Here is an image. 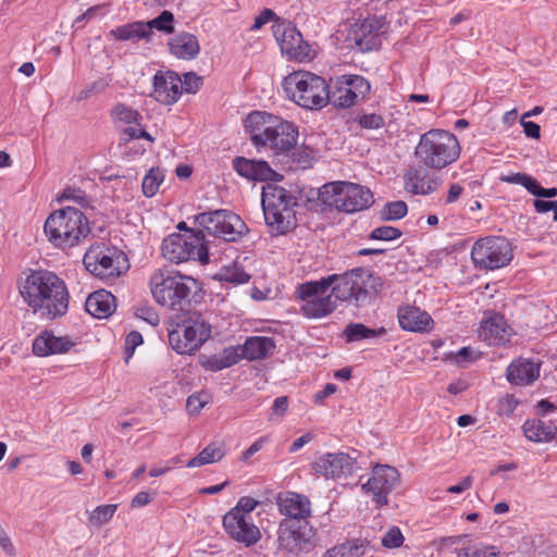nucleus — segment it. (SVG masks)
<instances>
[{"label": "nucleus", "instance_id": "nucleus-39", "mask_svg": "<svg viewBox=\"0 0 557 557\" xmlns=\"http://www.w3.org/2000/svg\"><path fill=\"white\" fill-rule=\"evenodd\" d=\"M366 547L360 541H349L334 546L325 553V557H361Z\"/></svg>", "mask_w": 557, "mask_h": 557}, {"label": "nucleus", "instance_id": "nucleus-47", "mask_svg": "<svg viewBox=\"0 0 557 557\" xmlns=\"http://www.w3.org/2000/svg\"><path fill=\"white\" fill-rule=\"evenodd\" d=\"M500 181L508 184L522 185L529 193L531 191L532 187H535V180L524 173H511L502 175Z\"/></svg>", "mask_w": 557, "mask_h": 557}, {"label": "nucleus", "instance_id": "nucleus-63", "mask_svg": "<svg viewBox=\"0 0 557 557\" xmlns=\"http://www.w3.org/2000/svg\"><path fill=\"white\" fill-rule=\"evenodd\" d=\"M273 412L283 416L288 409V399L286 396L277 397L273 403Z\"/></svg>", "mask_w": 557, "mask_h": 557}, {"label": "nucleus", "instance_id": "nucleus-35", "mask_svg": "<svg viewBox=\"0 0 557 557\" xmlns=\"http://www.w3.org/2000/svg\"><path fill=\"white\" fill-rule=\"evenodd\" d=\"M525 437L535 443L552 441L557 434V426L542 420H528L523 424Z\"/></svg>", "mask_w": 557, "mask_h": 557}, {"label": "nucleus", "instance_id": "nucleus-34", "mask_svg": "<svg viewBox=\"0 0 557 557\" xmlns=\"http://www.w3.org/2000/svg\"><path fill=\"white\" fill-rule=\"evenodd\" d=\"M274 348L275 343L271 337L253 336L246 339L240 351L248 360H260L271 355Z\"/></svg>", "mask_w": 557, "mask_h": 557}, {"label": "nucleus", "instance_id": "nucleus-49", "mask_svg": "<svg viewBox=\"0 0 557 557\" xmlns=\"http://www.w3.org/2000/svg\"><path fill=\"white\" fill-rule=\"evenodd\" d=\"M259 505V502L250 496H243L238 499L235 507L230 509V511H237V513H243L247 518L251 517V512Z\"/></svg>", "mask_w": 557, "mask_h": 557}, {"label": "nucleus", "instance_id": "nucleus-42", "mask_svg": "<svg viewBox=\"0 0 557 557\" xmlns=\"http://www.w3.org/2000/svg\"><path fill=\"white\" fill-rule=\"evenodd\" d=\"M480 357V354L476 352L471 347H462L458 351L449 352L446 355V360L458 366V367H466L470 362L476 360Z\"/></svg>", "mask_w": 557, "mask_h": 557}, {"label": "nucleus", "instance_id": "nucleus-32", "mask_svg": "<svg viewBox=\"0 0 557 557\" xmlns=\"http://www.w3.org/2000/svg\"><path fill=\"white\" fill-rule=\"evenodd\" d=\"M85 307L95 318H108L115 310V297L110 292L100 289L87 297Z\"/></svg>", "mask_w": 557, "mask_h": 557}, {"label": "nucleus", "instance_id": "nucleus-51", "mask_svg": "<svg viewBox=\"0 0 557 557\" xmlns=\"http://www.w3.org/2000/svg\"><path fill=\"white\" fill-rule=\"evenodd\" d=\"M144 342L143 335L137 331H132L125 338V360L126 362L133 357L136 347Z\"/></svg>", "mask_w": 557, "mask_h": 557}, {"label": "nucleus", "instance_id": "nucleus-40", "mask_svg": "<svg viewBox=\"0 0 557 557\" xmlns=\"http://www.w3.org/2000/svg\"><path fill=\"white\" fill-rule=\"evenodd\" d=\"M164 174L160 168H151L143 180V193L146 197H153L161 183L163 182Z\"/></svg>", "mask_w": 557, "mask_h": 557}, {"label": "nucleus", "instance_id": "nucleus-26", "mask_svg": "<svg viewBox=\"0 0 557 557\" xmlns=\"http://www.w3.org/2000/svg\"><path fill=\"white\" fill-rule=\"evenodd\" d=\"M234 170L243 177L251 181H280L282 176L273 171L268 162L255 161L244 157H236L233 160Z\"/></svg>", "mask_w": 557, "mask_h": 557}, {"label": "nucleus", "instance_id": "nucleus-50", "mask_svg": "<svg viewBox=\"0 0 557 557\" xmlns=\"http://www.w3.org/2000/svg\"><path fill=\"white\" fill-rule=\"evenodd\" d=\"M404 543V535L399 528L392 527L383 536L382 545L387 548H396Z\"/></svg>", "mask_w": 557, "mask_h": 557}, {"label": "nucleus", "instance_id": "nucleus-15", "mask_svg": "<svg viewBox=\"0 0 557 557\" xmlns=\"http://www.w3.org/2000/svg\"><path fill=\"white\" fill-rule=\"evenodd\" d=\"M86 270L103 280L113 278L127 270V259L122 251L101 246L90 247L83 260Z\"/></svg>", "mask_w": 557, "mask_h": 557}, {"label": "nucleus", "instance_id": "nucleus-4", "mask_svg": "<svg viewBox=\"0 0 557 557\" xmlns=\"http://www.w3.org/2000/svg\"><path fill=\"white\" fill-rule=\"evenodd\" d=\"M44 231L55 247L66 249L78 245L90 233L86 215L74 207L53 211L46 220Z\"/></svg>", "mask_w": 557, "mask_h": 557}, {"label": "nucleus", "instance_id": "nucleus-56", "mask_svg": "<svg viewBox=\"0 0 557 557\" xmlns=\"http://www.w3.org/2000/svg\"><path fill=\"white\" fill-rule=\"evenodd\" d=\"M278 17L275 16V13L271 9H264L260 12L258 16H256L255 22L251 26V30L260 29L264 24L270 21H276Z\"/></svg>", "mask_w": 557, "mask_h": 557}, {"label": "nucleus", "instance_id": "nucleus-29", "mask_svg": "<svg viewBox=\"0 0 557 557\" xmlns=\"http://www.w3.org/2000/svg\"><path fill=\"white\" fill-rule=\"evenodd\" d=\"M506 376L513 385H530L540 376V364L531 360H515L507 368Z\"/></svg>", "mask_w": 557, "mask_h": 557}, {"label": "nucleus", "instance_id": "nucleus-13", "mask_svg": "<svg viewBox=\"0 0 557 557\" xmlns=\"http://www.w3.org/2000/svg\"><path fill=\"white\" fill-rule=\"evenodd\" d=\"M195 223L205 236L212 235L226 242L237 240L247 231L239 215L226 210L199 213L195 216Z\"/></svg>", "mask_w": 557, "mask_h": 557}, {"label": "nucleus", "instance_id": "nucleus-58", "mask_svg": "<svg viewBox=\"0 0 557 557\" xmlns=\"http://www.w3.org/2000/svg\"><path fill=\"white\" fill-rule=\"evenodd\" d=\"M206 401L200 399L197 395H190L186 400V408L189 413L198 414L205 407Z\"/></svg>", "mask_w": 557, "mask_h": 557}, {"label": "nucleus", "instance_id": "nucleus-22", "mask_svg": "<svg viewBox=\"0 0 557 557\" xmlns=\"http://www.w3.org/2000/svg\"><path fill=\"white\" fill-rule=\"evenodd\" d=\"M479 338L488 345L502 346L509 342L512 329L507 324L504 315L488 312L480 322Z\"/></svg>", "mask_w": 557, "mask_h": 557}, {"label": "nucleus", "instance_id": "nucleus-2", "mask_svg": "<svg viewBox=\"0 0 557 557\" xmlns=\"http://www.w3.org/2000/svg\"><path fill=\"white\" fill-rule=\"evenodd\" d=\"M245 126L256 148L269 147L275 153H285L297 144L296 125L277 115L255 111L246 117Z\"/></svg>", "mask_w": 557, "mask_h": 557}, {"label": "nucleus", "instance_id": "nucleus-1", "mask_svg": "<svg viewBox=\"0 0 557 557\" xmlns=\"http://www.w3.org/2000/svg\"><path fill=\"white\" fill-rule=\"evenodd\" d=\"M21 295L34 312L51 320L64 315L69 308L66 285L50 271H33L26 277Z\"/></svg>", "mask_w": 557, "mask_h": 557}, {"label": "nucleus", "instance_id": "nucleus-64", "mask_svg": "<svg viewBox=\"0 0 557 557\" xmlns=\"http://www.w3.org/2000/svg\"><path fill=\"white\" fill-rule=\"evenodd\" d=\"M264 440L260 438L252 443L243 454L242 460L247 461L251 456L258 453L263 446Z\"/></svg>", "mask_w": 557, "mask_h": 557}, {"label": "nucleus", "instance_id": "nucleus-57", "mask_svg": "<svg viewBox=\"0 0 557 557\" xmlns=\"http://www.w3.org/2000/svg\"><path fill=\"white\" fill-rule=\"evenodd\" d=\"M0 547L7 555H9V556L15 555V547H14L13 543L11 542V539L9 537L8 533L2 528L1 524H0Z\"/></svg>", "mask_w": 557, "mask_h": 557}, {"label": "nucleus", "instance_id": "nucleus-28", "mask_svg": "<svg viewBox=\"0 0 557 557\" xmlns=\"http://www.w3.org/2000/svg\"><path fill=\"white\" fill-rule=\"evenodd\" d=\"M74 346V342L67 336H55L52 332L45 331L33 343V352L38 357H47L55 354H64Z\"/></svg>", "mask_w": 557, "mask_h": 557}, {"label": "nucleus", "instance_id": "nucleus-37", "mask_svg": "<svg viewBox=\"0 0 557 557\" xmlns=\"http://www.w3.org/2000/svg\"><path fill=\"white\" fill-rule=\"evenodd\" d=\"M110 36L116 40L148 39L149 27L145 22H133L112 29Z\"/></svg>", "mask_w": 557, "mask_h": 557}, {"label": "nucleus", "instance_id": "nucleus-44", "mask_svg": "<svg viewBox=\"0 0 557 557\" xmlns=\"http://www.w3.org/2000/svg\"><path fill=\"white\" fill-rule=\"evenodd\" d=\"M116 505H101L98 506L89 516V522L92 525L101 527L106 524L116 511Z\"/></svg>", "mask_w": 557, "mask_h": 557}, {"label": "nucleus", "instance_id": "nucleus-41", "mask_svg": "<svg viewBox=\"0 0 557 557\" xmlns=\"http://www.w3.org/2000/svg\"><path fill=\"white\" fill-rule=\"evenodd\" d=\"M408 212V206L405 201L397 200L387 202L380 211L382 221H397L403 219Z\"/></svg>", "mask_w": 557, "mask_h": 557}, {"label": "nucleus", "instance_id": "nucleus-17", "mask_svg": "<svg viewBox=\"0 0 557 557\" xmlns=\"http://www.w3.org/2000/svg\"><path fill=\"white\" fill-rule=\"evenodd\" d=\"M272 30L283 54L300 62L312 59L310 45L304 40L292 22L277 18L272 25Z\"/></svg>", "mask_w": 557, "mask_h": 557}, {"label": "nucleus", "instance_id": "nucleus-21", "mask_svg": "<svg viewBox=\"0 0 557 557\" xmlns=\"http://www.w3.org/2000/svg\"><path fill=\"white\" fill-rule=\"evenodd\" d=\"M312 469L327 479H341L351 475L357 469V463L356 460L347 454L330 453L318 458L312 463Z\"/></svg>", "mask_w": 557, "mask_h": 557}, {"label": "nucleus", "instance_id": "nucleus-8", "mask_svg": "<svg viewBox=\"0 0 557 557\" xmlns=\"http://www.w3.org/2000/svg\"><path fill=\"white\" fill-rule=\"evenodd\" d=\"M169 343L180 355H191L198 350L211 335V325L201 313L187 310L170 319Z\"/></svg>", "mask_w": 557, "mask_h": 557}, {"label": "nucleus", "instance_id": "nucleus-52", "mask_svg": "<svg viewBox=\"0 0 557 557\" xmlns=\"http://www.w3.org/2000/svg\"><path fill=\"white\" fill-rule=\"evenodd\" d=\"M202 83V78L194 72L185 73L182 78V90L188 94H195Z\"/></svg>", "mask_w": 557, "mask_h": 557}, {"label": "nucleus", "instance_id": "nucleus-31", "mask_svg": "<svg viewBox=\"0 0 557 557\" xmlns=\"http://www.w3.org/2000/svg\"><path fill=\"white\" fill-rule=\"evenodd\" d=\"M398 321L403 330L409 332H424L433 323L431 315L418 307L407 306L399 308Z\"/></svg>", "mask_w": 557, "mask_h": 557}, {"label": "nucleus", "instance_id": "nucleus-43", "mask_svg": "<svg viewBox=\"0 0 557 557\" xmlns=\"http://www.w3.org/2000/svg\"><path fill=\"white\" fill-rule=\"evenodd\" d=\"M174 20L173 13L170 11H162L161 14L149 21L145 22V24L149 27V36L152 34V28H157L158 30L164 32L166 34H171L174 30L172 22Z\"/></svg>", "mask_w": 557, "mask_h": 557}, {"label": "nucleus", "instance_id": "nucleus-20", "mask_svg": "<svg viewBox=\"0 0 557 557\" xmlns=\"http://www.w3.org/2000/svg\"><path fill=\"white\" fill-rule=\"evenodd\" d=\"M225 533L234 541L244 544L246 547L255 545L261 539L259 528L253 523L252 518H247L237 511H227L223 517Z\"/></svg>", "mask_w": 557, "mask_h": 557}, {"label": "nucleus", "instance_id": "nucleus-61", "mask_svg": "<svg viewBox=\"0 0 557 557\" xmlns=\"http://www.w3.org/2000/svg\"><path fill=\"white\" fill-rule=\"evenodd\" d=\"M472 483H473V479L471 475H467L465 476L460 483L456 484V485H451L447 488V492L448 493H451V494H460L467 490H469L471 486H472Z\"/></svg>", "mask_w": 557, "mask_h": 557}, {"label": "nucleus", "instance_id": "nucleus-60", "mask_svg": "<svg viewBox=\"0 0 557 557\" xmlns=\"http://www.w3.org/2000/svg\"><path fill=\"white\" fill-rule=\"evenodd\" d=\"M521 124L523 126L524 134L533 139H539L541 136V127L539 124L531 122V121H523L521 120Z\"/></svg>", "mask_w": 557, "mask_h": 557}, {"label": "nucleus", "instance_id": "nucleus-24", "mask_svg": "<svg viewBox=\"0 0 557 557\" xmlns=\"http://www.w3.org/2000/svg\"><path fill=\"white\" fill-rule=\"evenodd\" d=\"M280 512L286 516L285 519L297 520L298 522H308L311 516L310 500L300 494L286 492L277 497Z\"/></svg>", "mask_w": 557, "mask_h": 557}, {"label": "nucleus", "instance_id": "nucleus-38", "mask_svg": "<svg viewBox=\"0 0 557 557\" xmlns=\"http://www.w3.org/2000/svg\"><path fill=\"white\" fill-rule=\"evenodd\" d=\"M384 333H385V329H383V327H381L379 330L369 329L362 323H349L344 331L346 341L348 343L359 342L364 338L375 337V336L382 335Z\"/></svg>", "mask_w": 557, "mask_h": 557}, {"label": "nucleus", "instance_id": "nucleus-25", "mask_svg": "<svg viewBox=\"0 0 557 557\" xmlns=\"http://www.w3.org/2000/svg\"><path fill=\"white\" fill-rule=\"evenodd\" d=\"M111 117L115 122L128 124L124 133L128 136V139L145 138L150 143L154 141V138L145 131L139 124L141 119L140 113L125 103H116L111 110Z\"/></svg>", "mask_w": 557, "mask_h": 557}, {"label": "nucleus", "instance_id": "nucleus-14", "mask_svg": "<svg viewBox=\"0 0 557 557\" xmlns=\"http://www.w3.org/2000/svg\"><path fill=\"white\" fill-rule=\"evenodd\" d=\"M512 257L511 244L505 237L481 238L474 243L471 249L473 263L484 270L506 267Z\"/></svg>", "mask_w": 557, "mask_h": 557}, {"label": "nucleus", "instance_id": "nucleus-48", "mask_svg": "<svg viewBox=\"0 0 557 557\" xmlns=\"http://www.w3.org/2000/svg\"><path fill=\"white\" fill-rule=\"evenodd\" d=\"M221 278L234 284H244L249 281L250 275L246 273L242 268L234 267L232 269H225L221 273Z\"/></svg>", "mask_w": 557, "mask_h": 557}, {"label": "nucleus", "instance_id": "nucleus-18", "mask_svg": "<svg viewBox=\"0 0 557 557\" xmlns=\"http://www.w3.org/2000/svg\"><path fill=\"white\" fill-rule=\"evenodd\" d=\"M313 531L308 522L284 519L278 527V548L298 555L312 547Z\"/></svg>", "mask_w": 557, "mask_h": 557}, {"label": "nucleus", "instance_id": "nucleus-7", "mask_svg": "<svg viewBox=\"0 0 557 557\" xmlns=\"http://www.w3.org/2000/svg\"><path fill=\"white\" fill-rule=\"evenodd\" d=\"M414 156L419 165L442 170L459 158L460 145L450 132L435 128L421 135Z\"/></svg>", "mask_w": 557, "mask_h": 557}, {"label": "nucleus", "instance_id": "nucleus-5", "mask_svg": "<svg viewBox=\"0 0 557 557\" xmlns=\"http://www.w3.org/2000/svg\"><path fill=\"white\" fill-rule=\"evenodd\" d=\"M297 203V197L281 186L268 183L262 187L264 221L272 235H282L296 227Z\"/></svg>", "mask_w": 557, "mask_h": 557}, {"label": "nucleus", "instance_id": "nucleus-55", "mask_svg": "<svg viewBox=\"0 0 557 557\" xmlns=\"http://www.w3.org/2000/svg\"><path fill=\"white\" fill-rule=\"evenodd\" d=\"M359 124L363 128L377 129L384 125V119L375 113L359 116Z\"/></svg>", "mask_w": 557, "mask_h": 557}, {"label": "nucleus", "instance_id": "nucleus-54", "mask_svg": "<svg viewBox=\"0 0 557 557\" xmlns=\"http://www.w3.org/2000/svg\"><path fill=\"white\" fill-rule=\"evenodd\" d=\"M219 356L224 369L236 364L242 358H244L242 352L239 354L238 349L235 347L225 348Z\"/></svg>", "mask_w": 557, "mask_h": 557}, {"label": "nucleus", "instance_id": "nucleus-46", "mask_svg": "<svg viewBox=\"0 0 557 557\" xmlns=\"http://www.w3.org/2000/svg\"><path fill=\"white\" fill-rule=\"evenodd\" d=\"M403 235L401 231L399 228H396L394 226H380L374 228L370 233V239L373 240H394L399 238Z\"/></svg>", "mask_w": 557, "mask_h": 557}, {"label": "nucleus", "instance_id": "nucleus-9", "mask_svg": "<svg viewBox=\"0 0 557 557\" xmlns=\"http://www.w3.org/2000/svg\"><path fill=\"white\" fill-rule=\"evenodd\" d=\"M286 95L298 106L317 110L329 102L330 87L321 76L310 72H293L283 81Z\"/></svg>", "mask_w": 557, "mask_h": 557}, {"label": "nucleus", "instance_id": "nucleus-11", "mask_svg": "<svg viewBox=\"0 0 557 557\" xmlns=\"http://www.w3.org/2000/svg\"><path fill=\"white\" fill-rule=\"evenodd\" d=\"M205 234L198 231L197 234H171L163 239L162 256L173 262L182 263L189 260H198L208 263V250L203 244Z\"/></svg>", "mask_w": 557, "mask_h": 557}, {"label": "nucleus", "instance_id": "nucleus-30", "mask_svg": "<svg viewBox=\"0 0 557 557\" xmlns=\"http://www.w3.org/2000/svg\"><path fill=\"white\" fill-rule=\"evenodd\" d=\"M349 46L361 52L376 49L380 46L379 34L373 30V25L369 21L356 25L348 36Z\"/></svg>", "mask_w": 557, "mask_h": 557}, {"label": "nucleus", "instance_id": "nucleus-12", "mask_svg": "<svg viewBox=\"0 0 557 557\" xmlns=\"http://www.w3.org/2000/svg\"><path fill=\"white\" fill-rule=\"evenodd\" d=\"M331 278L322 277L319 281H310L297 286L296 295L304 301L301 312L307 318H321L332 313L337 304L329 289Z\"/></svg>", "mask_w": 557, "mask_h": 557}, {"label": "nucleus", "instance_id": "nucleus-10", "mask_svg": "<svg viewBox=\"0 0 557 557\" xmlns=\"http://www.w3.org/2000/svg\"><path fill=\"white\" fill-rule=\"evenodd\" d=\"M320 201L346 213H354L370 207L373 196L369 188L349 182H331L319 189Z\"/></svg>", "mask_w": 557, "mask_h": 557}, {"label": "nucleus", "instance_id": "nucleus-27", "mask_svg": "<svg viewBox=\"0 0 557 557\" xmlns=\"http://www.w3.org/2000/svg\"><path fill=\"white\" fill-rule=\"evenodd\" d=\"M428 170L422 165L410 166L404 174L406 190L413 195H430L435 191L437 181Z\"/></svg>", "mask_w": 557, "mask_h": 557}, {"label": "nucleus", "instance_id": "nucleus-33", "mask_svg": "<svg viewBox=\"0 0 557 557\" xmlns=\"http://www.w3.org/2000/svg\"><path fill=\"white\" fill-rule=\"evenodd\" d=\"M169 48L173 55L183 60L195 59L200 51L197 37L189 33L175 35L170 39Z\"/></svg>", "mask_w": 557, "mask_h": 557}, {"label": "nucleus", "instance_id": "nucleus-19", "mask_svg": "<svg viewBox=\"0 0 557 557\" xmlns=\"http://www.w3.org/2000/svg\"><path fill=\"white\" fill-rule=\"evenodd\" d=\"M400 474L395 467L388 465H376L373 467L372 474L366 483L361 485L362 491L370 495L379 506L388 503L387 495L399 484Z\"/></svg>", "mask_w": 557, "mask_h": 557}, {"label": "nucleus", "instance_id": "nucleus-6", "mask_svg": "<svg viewBox=\"0 0 557 557\" xmlns=\"http://www.w3.org/2000/svg\"><path fill=\"white\" fill-rule=\"evenodd\" d=\"M325 278L332 280L331 294L335 302L347 301L363 306L380 292L382 278L366 269H354L343 274H332Z\"/></svg>", "mask_w": 557, "mask_h": 557}, {"label": "nucleus", "instance_id": "nucleus-53", "mask_svg": "<svg viewBox=\"0 0 557 557\" xmlns=\"http://www.w3.org/2000/svg\"><path fill=\"white\" fill-rule=\"evenodd\" d=\"M198 361L208 371L216 372L224 369L219 355H200Z\"/></svg>", "mask_w": 557, "mask_h": 557}, {"label": "nucleus", "instance_id": "nucleus-16", "mask_svg": "<svg viewBox=\"0 0 557 557\" xmlns=\"http://www.w3.org/2000/svg\"><path fill=\"white\" fill-rule=\"evenodd\" d=\"M370 89L371 85L363 76L344 74L335 79L329 101L336 108H350L364 100Z\"/></svg>", "mask_w": 557, "mask_h": 557}, {"label": "nucleus", "instance_id": "nucleus-36", "mask_svg": "<svg viewBox=\"0 0 557 557\" xmlns=\"http://www.w3.org/2000/svg\"><path fill=\"white\" fill-rule=\"evenodd\" d=\"M225 455L224 444L213 442L207 445L196 457L187 462L188 468L201 467L220 461Z\"/></svg>", "mask_w": 557, "mask_h": 557}, {"label": "nucleus", "instance_id": "nucleus-3", "mask_svg": "<svg viewBox=\"0 0 557 557\" xmlns=\"http://www.w3.org/2000/svg\"><path fill=\"white\" fill-rule=\"evenodd\" d=\"M150 289L154 300L169 309L186 312L201 288L191 276L170 269H158L150 276Z\"/></svg>", "mask_w": 557, "mask_h": 557}, {"label": "nucleus", "instance_id": "nucleus-62", "mask_svg": "<svg viewBox=\"0 0 557 557\" xmlns=\"http://www.w3.org/2000/svg\"><path fill=\"white\" fill-rule=\"evenodd\" d=\"M152 500V496L149 492H139L132 499V507H143Z\"/></svg>", "mask_w": 557, "mask_h": 557}, {"label": "nucleus", "instance_id": "nucleus-23", "mask_svg": "<svg viewBox=\"0 0 557 557\" xmlns=\"http://www.w3.org/2000/svg\"><path fill=\"white\" fill-rule=\"evenodd\" d=\"M181 95L182 78L175 72H157L153 77V97L158 102L172 104Z\"/></svg>", "mask_w": 557, "mask_h": 557}, {"label": "nucleus", "instance_id": "nucleus-59", "mask_svg": "<svg viewBox=\"0 0 557 557\" xmlns=\"http://www.w3.org/2000/svg\"><path fill=\"white\" fill-rule=\"evenodd\" d=\"M530 194L542 198H554L557 196V188H543L535 180V187H532Z\"/></svg>", "mask_w": 557, "mask_h": 557}, {"label": "nucleus", "instance_id": "nucleus-45", "mask_svg": "<svg viewBox=\"0 0 557 557\" xmlns=\"http://www.w3.org/2000/svg\"><path fill=\"white\" fill-rule=\"evenodd\" d=\"M458 557H498L494 546L475 544L462 548Z\"/></svg>", "mask_w": 557, "mask_h": 557}]
</instances>
